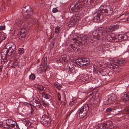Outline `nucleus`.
I'll return each instance as SVG.
<instances>
[{
	"label": "nucleus",
	"instance_id": "a878e982",
	"mask_svg": "<svg viewBox=\"0 0 129 129\" xmlns=\"http://www.w3.org/2000/svg\"><path fill=\"white\" fill-rule=\"evenodd\" d=\"M83 21L87 25L90 24L91 23L90 18L88 17L86 18L85 19L83 20Z\"/></svg>",
	"mask_w": 129,
	"mask_h": 129
},
{
	"label": "nucleus",
	"instance_id": "473e14b6",
	"mask_svg": "<svg viewBox=\"0 0 129 129\" xmlns=\"http://www.w3.org/2000/svg\"><path fill=\"white\" fill-rule=\"evenodd\" d=\"M106 35V37H105V38H106L107 40L108 41H109L112 42L113 41V40L112 38V37L111 36V35L109 34H107Z\"/></svg>",
	"mask_w": 129,
	"mask_h": 129
},
{
	"label": "nucleus",
	"instance_id": "412c9836",
	"mask_svg": "<svg viewBox=\"0 0 129 129\" xmlns=\"http://www.w3.org/2000/svg\"><path fill=\"white\" fill-rule=\"evenodd\" d=\"M62 59L64 62H68L70 61L71 58L69 55H64L63 56Z\"/></svg>",
	"mask_w": 129,
	"mask_h": 129
},
{
	"label": "nucleus",
	"instance_id": "a211bd4d",
	"mask_svg": "<svg viewBox=\"0 0 129 129\" xmlns=\"http://www.w3.org/2000/svg\"><path fill=\"white\" fill-rule=\"evenodd\" d=\"M121 98L123 101H127L129 100V96L127 94L122 93L121 94Z\"/></svg>",
	"mask_w": 129,
	"mask_h": 129
},
{
	"label": "nucleus",
	"instance_id": "5701e85b",
	"mask_svg": "<svg viewBox=\"0 0 129 129\" xmlns=\"http://www.w3.org/2000/svg\"><path fill=\"white\" fill-rule=\"evenodd\" d=\"M110 35L113 40L115 41H117L118 40V35L114 33H112Z\"/></svg>",
	"mask_w": 129,
	"mask_h": 129
},
{
	"label": "nucleus",
	"instance_id": "69168bd1",
	"mask_svg": "<svg viewBox=\"0 0 129 129\" xmlns=\"http://www.w3.org/2000/svg\"><path fill=\"white\" fill-rule=\"evenodd\" d=\"M121 110H118V112H120V111H121Z\"/></svg>",
	"mask_w": 129,
	"mask_h": 129
},
{
	"label": "nucleus",
	"instance_id": "72a5a7b5",
	"mask_svg": "<svg viewBox=\"0 0 129 129\" xmlns=\"http://www.w3.org/2000/svg\"><path fill=\"white\" fill-rule=\"evenodd\" d=\"M110 98L112 99L113 103L116 101L117 99L116 96L114 94H112Z\"/></svg>",
	"mask_w": 129,
	"mask_h": 129
},
{
	"label": "nucleus",
	"instance_id": "39448f33",
	"mask_svg": "<svg viewBox=\"0 0 129 129\" xmlns=\"http://www.w3.org/2000/svg\"><path fill=\"white\" fill-rule=\"evenodd\" d=\"M47 115L44 114L40 119L42 124L45 126L49 127L51 125V119L49 117V115L47 112Z\"/></svg>",
	"mask_w": 129,
	"mask_h": 129
},
{
	"label": "nucleus",
	"instance_id": "2eb2a0df",
	"mask_svg": "<svg viewBox=\"0 0 129 129\" xmlns=\"http://www.w3.org/2000/svg\"><path fill=\"white\" fill-rule=\"evenodd\" d=\"M79 79L80 80H81V82L82 81H85L88 80L89 77L86 74H83L80 75Z\"/></svg>",
	"mask_w": 129,
	"mask_h": 129
},
{
	"label": "nucleus",
	"instance_id": "7c9ffc66",
	"mask_svg": "<svg viewBox=\"0 0 129 129\" xmlns=\"http://www.w3.org/2000/svg\"><path fill=\"white\" fill-rule=\"evenodd\" d=\"M118 107L120 108H121V107L120 106H118V107L117 106H116V108H108L106 109V111L107 112H108L111 111H112L114 110H117L118 108Z\"/></svg>",
	"mask_w": 129,
	"mask_h": 129
},
{
	"label": "nucleus",
	"instance_id": "f257e3e1",
	"mask_svg": "<svg viewBox=\"0 0 129 129\" xmlns=\"http://www.w3.org/2000/svg\"><path fill=\"white\" fill-rule=\"evenodd\" d=\"M29 10H27L26 11V13H27L26 16H25V19L22 20L18 19L15 21V24L16 25H22L23 22L25 21H27V19H30L31 18L32 19L31 16L33 14V12L32 9L31 8H29ZM31 19H30V20Z\"/></svg>",
	"mask_w": 129,
	"mask_h": 129
},
{
	"label": "nucleus",
	"instance_id": "5fc2aeb1",
	"mask_svg": "<svg viewBox=\"0 0 129 129\" xmlns=\"http://www.w3.org/2000/svg\"><path fill=\"white\" fill-rule=\"evenodd\" d=\"M72 64V65H71V66L70 67L69 66V64H68V67H69V70L70 69L71 70V69H72V68L73 67H72L73 64Z\"/></svg>",
	"mask_w": 129,
	"mask_h": 129
},
{
	"label": "nucleus",
	"instance_id": "1a4fd4ad",
	"mask_svg": "<svg viewBox=\"0 0 129 129\" xmlns=\"http://www.w3.org/2000/svg\"><path fill=\"white\" fill-rule=\"evenodd\" d=\"M98 30L100 33L101 38L106 37V35L108 34L106 29L104 27H99Z\"/></svg>",
	"mask_w": 129,
	"mask_h": 129
},
{
	"label": "nucleus",
	"instance_id": "37998d69",
	"mask_svg": "<svg viewBox=\"0 0 129 129\" xmlns=\"http://www.w3.org/2000/svg\"><path fill=\"white\" fill-rule=\"evenodd\" d=\"M35 78V75L34 74H31L29 76V79L34 80Z\"/></svg>",
	"mask_w": 129,
	"mask_h": 129
},
{
	"label": "nucleus",
	"instance_id": "0e129e2a",
	"mask_svg": "<svg viewBox=\"0 0 129 129\" xmlns=\"http://www.w3.org/2000/svg\"><path fill=\"white\" fill-rule=\"evenodd\" d=\"M60 95V93L59 92H58V95Z\"/></svg>",
	"mask_w": 129,
	"mask_h": 129
},
{
	"label": "nucleus",
	"instance_id": "4468645a",
	"mask_svg": "<svg viewBox=\"0 0 129 129\" xmlns=\"http://www.w3.org/2000/svg\"><path fill=\"white\" fill-rule=\"evenodd\" d=\"M98 30V28L93 31L92 32L93 38L94 39H97L98 40L101 39L100 33Z\"/></svg>",
	"mask_w": 129,
	"mask_h": 129
},
{
	"label": "nucleus",
	"instance_id": "9b49d317",
	"mask_svg": "<svg viewBox=\"0 0 129 129\" xmlns=\"http://www.w3.org/2000/svg\"><path fill=\"white\" fill-rule=\"evenodd\" d=\"M7 124L9 126V127L11 129H15L16 122L12 119H8L6 121Z\"/></svg>",
	"mask_w": 129,
	"mask_h": 129
},
{
	"label": "nucleus",
	"instance_id": "f3484780",
	"mask_svg": "<svg viewBox=\"0 0 129 129\" xmlns=\"http://www.w3.org/2000/svg\"><path fill=\"white\" fill-rule=\"evenodd\" d=\"M78 13L75 14V16H73L72 18L73 19V21H74L75 23V24L77 23L80 20V18L79 16H78Z\"/></svg>",
	"mask_w": 129,
	"mask_h": 129
},
{
	"label": "nucleus",
	"instance_id": "6ab92c4d",
	"mask_svg": "<svg viewBox=\"0 0 129 129\" xmlns=\"http://www.w3.org/2000/svg\"><path fill=\"white\" fill-rule=\"evenodd\" d=\"M10 51L9 50L8 48L5 47H4L2 50V52L1 53V55H2L7 56L8 53Z\"/></svg>",
	"mask_w": 129,
	"mask_h": 129
},
{
	"label": "nucleus",
	"instance_id": "8fccbe9b",
	"mask_svg": "<svg viewBox=\"0 0 129 129\" xmlns=\"http://www.w3.org/2000/svg\"><path fill=\"white\" fill-rule=\"evenodd\" d=\"M3 127L6 128H10L9 127V126H8V125L6 123L5 124H4L3 125Z\"/></svg>",
	"mask_w": 129,
	"mask_h": 129
},
{
	"label": "nucleus",
	"instance_id": "dca6fc26",
	"mask_svg": "<svg viewBox=\"0 0 129 129\" xmlns=\"http://www.w3.org/2000/svg\"><path fill=\"white\" fill-rule=\"evenodd\" d=\"M41 95L42 97L46 98V99L48 100L51 102V100L52 99V97L48 94H47L44 92H43L41 93Z\"/></svg>",
	"mask_w": 129,
	"mask_h": 129
},
{
	"label": "nucleus",
	"instance_id": "de8ad7c7",
	"mask_svg": "<svg viewBox=\"0 0 129 129\" xmlns=\"http://www.w3.org/2000/svg\"><path fill=\"white\" fill-rule=\"evenodd\" d=\"M6 62L7 60L6 59H5L4 60L2 59L1 61V63L3 65Z\"/></svg>",
	"mask_w": 129,
	"mask_h": 129
},
{
	"label": "nucleus",
	"instance_id": "864d4df0",
	"mask_svg": "<svg viewBox=\"0 0 129 129\" xmlns=\"http://www.w3.org/2000/svg\"><path fill=\"white\" fill-rule=\"evenodd\" d=\"M3 67V66L2 65H0V73L2 71V69Z\"/></svg>",
	"mask_w": 129,
	"mask_h": 129
},
{
	"label": "nucleus",
	"instance_id": "ddd939ff",
	"mask_svg": "<svg viewBox=\"0 0 129 129\" xmlns=\"http://www.w3.org/2000/svg\"><path fill=\"white\" fill-rule=\"evenodd\" d=\"M103 13H105L106 15L110 16L113 14V9L112 8H107L105 9L104 10L102 11Z\"/></svg>",
	"mask_w": 129,
	"mask_h": 129
},
{
	"label": "nucleus",
	"instance_id": "4be33fe9",
	"mask_svg": "<svg viewBox=\"0 0 129 129\" xmlns=\"http://www.w3.org/2000/svg\"><path fill=\"white\" fill-rule=\"evenodd\" d=\"M93 70L94 72L97 73H98V72L101 73L102 72L101 69L100 68L99 66H96L95 65L93 66Z\"/></svg>",
	"mask_w": 129,
	"mask_h": 129
},
{
	"label": "nucleus",
	"instance_id": "9d476101",
	"mask_svg": "<svg viewBox=\"0 0 129 129\" xmlns=\"http://www.w3.org/2000/svg\"><path fill=\"white\" fill-rule=\"evenodd\" d=\"M77 62L82 66H88L89 63V60L87 58H82L78 59Z\"/></svg>",
	"mask_w": 129,
	"mask_h": 129
},
{
	"label": "nucleus",
	"instance_id": "79ce46f5",
	"mask_svg": "<svg viewBox=\"0 0 129 129\" xmlns=\"http://www.w3.org/2000/svg\"><path fill=\"white\" fill-rule=\"evenodd\" d=\"M114 31L115 30L119 28L118 25L116 24L112 26Z\"/></svg>",
	"mask_w": 129,
	"mask_h": 129
},
{
	"label": "nucleus",
	"instance_id": "ea45409f",
	"mask_svg": "<svg viewBox=\"0 0 129 129\" xmlns=\"http://www.w3.org/2000/svg\"><path fill=\"white\" fill-rule=\"evenodd\" d=\"M60 27L59 26H57L55 29V33L57 34L59 33Z\"/></svg>",
	"mask_w": 129,
	"mask_h": 129
},
{
	"label": "nucleus",
	"instance_id": "393cba45",
	"mask_svg": "<svg viewBox=\"0 0 129 129\" xmlns=\"http://www.w3.org/2000/svg\"><path fill=\"white\" fill-rule=\"evenodd\" d=\"M6 38V35L3 33H0V42L4 40Z\"/></svg>",
	"mask_w": 129,
	"mask_h": 129
},
{
	"label": "nucleus",
	"instance_id": "49530a36",
	"mask_svg": "<svg viewBox=\"0 0 129 129\" xmlns=\"http://www.w3.org/2000/svg\"><path fill=\"white\" fill-rule=\"evenodd\" d=\"M38 88L39 91H42L43 90L44 88L42 86H40L38 87Z\"/></svg>",
	"mask_w": 129,
	"mask_h": 129
},
{
	"label": "nucleus",
	"instance_id": "2f4dec72",
	"mask_svg": "<svg viewBox=\"0 0 129 129\" xmlns=\"http://www.w3.org/2000/svg\"><path fill=\"white\" fill-rule=\"evenodd\" d=\"M68 24L70 27L73 26L75 24V22L72 18L68 22Z\"/></svg>",
	"mask_w": 129,
	"mask_h": 129
},
{
	"label": "nucleus",
	"instance_id": "6e6d98bb",
	"mask_svg": "<svg viewBox=\"0 0 129 129\" xmlns=\"http://www.w3.org/2000/svg\"><path fill=\"white\" fill-rule=\"evenodd\" d=\"M58 98L59 100L60 101L61 100V96L60 95H58Z\"/></svg>",
	"mask_w": 129,
	"mask_h": 129
},
{
	"label": "nucleus",
	"instance_id": "0eeeda50",
	"mask_svg": "<svg viewBox=\"0 0 129 129\" xmlns=\"http://www.w3.org/2000/svg\"><path fill=\"white\" fill-rule=\"evenodd\" d=\"M126 62L124 60H122L120 59H118L115 60H113L112 62L110 64L111 66L110 67L112 68L115 69L117 68L119 64L121 66L124 65Z\"/></svg>",
	"mask_w": 129,
	"mask_h": 129
},
{
	"label": "nucleus",
	"instance_id": "a18cd8bd",
	"mask_svg": "<svg viewBox=\"0 0 129 129\" xmlns=\"http://www.w3.org/2000/svg\"><path fill=\"white\" fill-rule=\"evenodd\" d=\"M52 12L53 13H56L58 12V10L56 8H54L52 10Z\"/></svg>",
	"mask_w": 129,
	"mask_h": 129
},
{
	"label": "nucleus",
	"instance_id": "b1692460",
	"mask_svg": "<svg viewBox=\"0 0 129 129\" xmlns=\"http://www.w3.org/2000/svg\"><path fill=\"white\" fill-rule=\"evenodd\" d=\"M47 58L46 57L43 58L41 60V64L44 66H45L47 64Z\"/></svg>",
	"mask_w": 129,
	"mask_h": 129
},
{
	"label": "nucleus",
	"instance_id": "f03ea898",
	"mask_svg": "<svg viewBox=\"0 0 129 129\" xmlns=\"http://www.w3.org/2000/svg\"><path fill=\"white\" fill-rule=\"evenodd\" d=\"M88 0H79L78 2L73 7L71 8L72 12H79L80 9L83 7L85 5L88 3Z\"/></svg>",
	"mask_w": 129,
	"mask_h": 129
},
{
	"label": "nucleus",
	"instance_id": "3c124183",
	"mask_svg": "<svg viewBox=\"0 0 129 129\" xmlns=\"http://www.w3.org/2000/svg\"><path fill=\"white\" fill-rule=\"evenodd\" d=\"M121 115V114L120 113H118L117 114H116V115H117V116H119V117H118L119 118H121L122 117V116H120Z\"/></svg>",
	"mask_w": 129,
	"mask_h": 129
},
{
	"label": "nucleus",
	"instance_id": "cd10ccee",
	"mask_svg": "<svg viewBox=\"0 0 129 129\" xmlns=\"http://www.w3.org/2000/svg\"><path fill=\"white\" fill-rule=\"evenodd\" d=\"M24 123L27 127H29L31 125V123L30 122L29 120L28 119H26L24 121Z\"/></svg>",
	"mask_w": 129,
	"mask_h": 129
},
{
	"label": "nucleus",
	"instance_id": "c85d7f7f",
	"mask_svg": "<svg viewBox=\"0 0 129 129\" xmlns=\"http://www.w3.org/2000/svg\"><path fill=\"white\" fill-rule=\"evenodd\" d=\"M54 85L59 90H60L62 87L61 85L58 83H54Z\"/></svg>",
	"mask_w": 129,
	"mask_h": 129
},
{
	"label": "nucleus",
	"instance_id": "e2e57ef3",
	"mask_svg": "<svg viewBox=\"0 0 129 129\" xmlns=\"http://www.w3.org/2000/svg\"><path fill=\"white\" fill-rule=\"evenodd\" d=\"M93 93V92L92 91H91L90 92V94L91 95H92Z\"/></svg>",
	"mask_w": 129,
	"mask_h": 129
},
{
	"label": "nucleus",
	"instance_id": "c9c22d12",
	"mask_svg": "<svg viewBox=\"0 0 129 129\" xmlns=\"http://www.w3.org/2000/svg\"><path fill=\"white\" fill-rule=\"evenodd\" d=\"M18 53L20 55L23 54L24 52V49L23 48H19L18 49Z\"/></svg>",
	"mask_w": 129,
	"mask_h": 129
},
{
	"label": "nucleus",
	"instance_id": "bf43d9fd",
	"mask_svg": "<svg viewBox=\"0 0 129 129\" xmlns=\"http://www.w3.org/2000/svg\"><path fill=\"white\" fill-rule=\"evenodd\" d=\"M123 16V17H124L125 16V15L124 14H123L122 15H120V17H121V16Z\"/></svg>",
	"mask_w": 129,
	"mask_h": 129
},
{
	"label": "nucleus",
	"instance_id": "6e6552de",
	"mask_svg": "<svg viewBox=\"0 0 129 129\" xmlns=\"http://www.w3.org/2000/svg\"><path fill=\"white\" fill-rule=\"evenodd\" d=\"M5 47L10 51V52L11 53L13 54L15 53L16 46L13 42H11L7 43L6 44Z\"/></svg>",
	"mask_w": 129,
	"mask_h": 129
},
{
	"label": "nucleus",
	"instance_id": "7ed1b4c3",
	"mask_svg": "<svg viewBox=\"0 0 129 129\" xmlns=\"http://www.w3.org/2000/svg\"><path fill=\"white\" fill-rule=\"evenodd\" d=\"M89 107L87 104L82 106L77 111V114L80 118H82L86 115L88 112Z\"/></svg>",
	"mask_w": 129,
	"mask_h": 129
},
{
	"label": "nucleus",
	"instance_id": "4d7b16f0",
	"mask_svg": "<svg viewBox=\"0 0 129 129\" xmlns=\"http://www.w3.org/2000/svg\"><path fill=\"white\" fill-rule=\"evenodd\" d=\"M61 103H62V104L63 105H64L65 104V102H63V101L61 102Z\"/></svg>",
	"mask_w": 129,
	"mask_h": 129
},
{
	"label": "nucleus",
	"instance_id": "052dcab7",
	"mask_svg": "<svg viewBox=\"0 0 129 129\" xmlns=\"http://www.w3.org/2000/svg\"><path fill=\"white\" fill-rule=\"evenodd\" d=\"M31 113H32L33 112V109L32 107H31Z\"/></svg>",
	"mask_w": 129,
	"mask_h": 129
},
{
	"label": "nucleus",
	"instance_id": "603ef678",
	"mask_svg": "<svg viewBox=\"0 0 129 129\" xmlns=\"http://www.w3.org/2000/svg\"><path fill=\"white\" fill-rule=\"evenodd\" d=\"M101 126H102V127L103 128V129L104 128H105V123L104 122V123L102 124Z\"/></svg>",
	"mask_w": 129,
	"mask_h": 129
},
{
	"label": "nucleus",
	"instance_id": "bb28decb",
	"mask_svg": "<svg viewBox=\"0 0 129 129\" xmlns=\"http://www.w3.org/2000/svg\"><path fill=\"white\" fill-rule=\"evenodd\" d=\"M104 103L105 104L107 105L113 103V102L110 98H108L107 100L106 101L104 102Z\"/></svg>",
	"mask_w": 129,
	"mask_h": 129
},
{
	"label": "nucleus",
	"instance_id": "423d86ee",
	"mask_svg": "<svg viewBox=\"0 0 129 129\" xmlns=\"http://www.w3.org/2000/svg\"><path fill=\"white\" fill-rule=\"evenodd\" d=\"M104 10V7L103 6H101L99 7V10L100 13L98 12L95 13L94 16H93V19L94 22H98L103 19V16L102 13H103L102 11Z\"/></svg>",
	"mask_w": 129,
	"mask_h": 129
},
{
	"label": "nucleus",
	"instance_id": "aec40b11",
	"mask_svg": "<svg viewBox=\"0 0 129 129\" xmlns=\"http://www.w3.org/2000/svg\"><path fill=\"white\" fill-rule=\"evenodd\" d=\"M118 38L120 41H121L126 40L127 37L125 35L122 34L118 35Z\"/></svg>",
	"mask_w": 129,
	"mask_h": 129
},
{
	"label": "nucleus",
	"instance_id": "09e8293b",
	"mask_svg": "<svg viewBox=\"0 0 129 129\" xmlns=\"http://www.w3.org/2000/svg\"><path fill=\"white\" fill-rule=\"evenodd\" d=\"M5 28V25L0 26V30H2L4 29Z\"/></svg>",
	"mask_w": 129,
	"mask_h": 129
},
{
	"label": "nucleus",
	"instance_id": "20e7f679",
	"mask_svg": "<svg viewBox=\"0 0 129 129\" xmlns=\"http://www.w3.org/2000/svg\"><path fill=\"white\" fill-rule=\"evenodd\" d=\"M93 41L91 38H88L87 35H85L81 38L78 37L76 39V43L81 45L87 44L88 43H93Z\"/></svg>",
	"mask_w": 129,
	"mask_h": 129
},
{
	"label": "nucleus",
	"instance_id": "c03bdc74",
	"mask_svg": "<svg viewBox=\"0 0 129 129\" xmlns=\"http://www.w3.org/2000/svg\"><path fill=\"white\" fill-rule=\"evenodd\" d=\"M93 84L91 82L87 84V86L88 88L90 89L92 88H93L92 86Z\"/></svg>",
	"mask_w": 129,
	"mask_h": 129
},
{
	"label": "nucleus",
	"instance_id": "338daca9",
	"mask_svg": "<svg viewBox=\"0 0 129 129\" xmlns=\"http://www.w3.org/2000/svg\"><path fill=\"white\" fill-rule=\"evenodd\" d=\"M127 21H129V18L127 19Z\"/></svg>",
	"mask_w": 129,
	"mask_h": 129
},
{
	"label": "nucleus",
	"instance_id": "f8f14e48",
	"mask_svg": "<svg viewBox=\"0 0 129 129\" xmlns=\"http://www.w3.org/2000/svg\"><path fill=\"white\" fill-rule=\"evenodd\" d=\"M27 33V31L25 30L24 28H22L21 30V32L19 37L20 40L23 41L25 39Z\"/></svg>",
	"mask_w": 129,
	"mask_h": 129
},
{
	"label": "nucleus",
	"instance_id": "f704fd0d",
	"mask_svg": "<svg viewBox=\"0 0 129 129\" xmlns=\"http://www.w3.org/2000/svg\"><path fill=\"white\" fill-rule=\"evenodd\" d=\"M10 64L11 67L13 68H15L16 66V63L14 62V61H12L10 62Z\"/></svg>",
	"mask_w": 129,
	"mask_h": 129
},
{
	"label": "nucleus",
	"instance_id": "13d9d810",
	"mask_svg": "<svg viewBox=\"0 0 129 129\" xmlns=\"http://www.w3.org/2000/svg\"><path fill=\"white\" fill-rule=\"evenodd\" d=\"M102 1V0H97V2H98V3L101 2Z\"/></svg>",
	"mask_w": 129,
	"mask_h": 129
},
{
	"label": "nucleus",
	"instance_id": "c756f323",
	"mask_svg": "<svg viewBox=\"0 0 129 129\" xmlns=\"http://www.w3.org/2000/svg\"><path fill=\"white\" fill-rule=\"evenodd\" d=\"M90 5H91L92 6H94L96 5L98 3L97 0H90Z\"/></svg>",
	"mask_w": 129,
	"mask_h": 129
},
{
	"label": "nucleus",
	"instance_id": "774afa93",
	"mask_svg": "<svg viewBox=\"0 0 129 129\" xmlns=\"http://www.w3.org/2000/svg\"><path fill=\"white\" fill-rule=\"evenodd\" d=\"M128 50L129 51V47H128Z\"/></svg>",
	"mask_w": 129,
	"mask_h": 129
},
{
	"label": "nucleus",
	"instance_id": "680f3d73",
	"mask_svg": "<svg viewBox=\"0 0 129 129\" xmlns=\"http://www.w3.org/2000/svg\"><path fill=\"white\" fill-rule=\"evenodd\" d=\"M35 102H36V103H37L38 104H39L38 102H38V101H37L36 100L35 101Z\"/></svg>",
	"mask_w": 129,
	"mask_h": 129
},
{
	"label": "nucleus",
	"instance_id": "e433bc0d",
	"mask_svg": "<svg viewBox=\"0 0 129 129\" xmlns=\"http://www.w3.org/2000/svg\"><path fill=\"white\" fill-rule=\"evenodd\" d=\"M106 29L108 34L110 32L114 31L112 26L108 27V28Z\"/></svg>",
	"mask_w": 129,
	"mask_h": 129
},
{
	"label": "nucleus",
	"instance_id": "4c0bfd02",
	"mask_svg": "<svg viewBox=\"0 0 129 129\" xmlns=\"http://www.w3.org/2000/svg\"><path fill=\"white\" fill-rule=\"evenodd\" d=\"M110 122H111V123H112V122L109 121H107L106 122H104L105 123V128H108L110 126Z\"/></svg>",
	"mask_w": 129,
	"mask_h": 129
},
{
	"label": "nucleus",
	"instance_id": "58836bf2",
	"mask_svg": "<svg viewBox=\"0 0 129 129\" xmlns=\"http://www.w3.org/2000/svg\"><path fill=\"white\" fill-rule=\"evenodd\" d=\"M110 122H111V123H112V122L109 121H107L106 122H104L105 123V128H108L110 126Z\"/></svg>",
	"mask_w": 129,
	"mask_h": 129
},
{
	"label": "nucleus",
	"instance_id": "a19ab883",
	"mask_svg": "<svg viewBox=\"0 0 129 129\" xmlns=\"http://www.w3.org/2000/svg\"><path fill=\"white\" fill-rule=\"evenodd\" d=\"M42 103L43 104V106L45 107H46L48 104V103L46 101H45L43 100H42Z\"/></svg>",
	"mask_w": 129,
	"mask_h": 129
}]
</instances>
